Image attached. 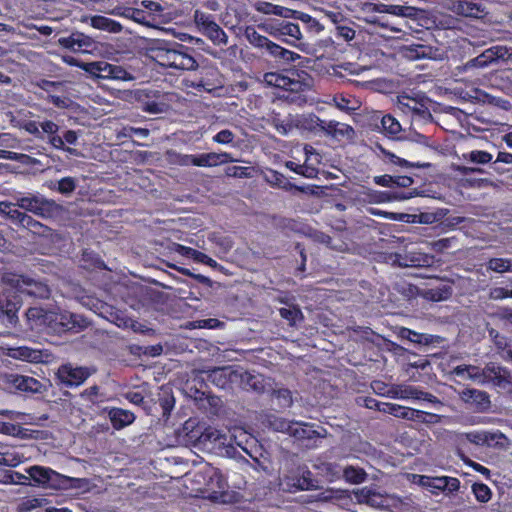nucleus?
Returning a JSON list of instances; mask_svg holds the SVG:
<instances>
[{
    "label": "nucleus",
    "mask_w": 512,
    "mask_h": 512,
    "mask_svg": "<svg viewBox=\"0 0 512 512\" xmlns=\"http://www.w3.org/2000/svg\"><path fill=\"white\" fill-rule=\"evenodd\" d=\"M14 199L15 203L0 201V217L18 228L27 212L44 220L59 218L65 212V208L61 204L40 193H20Z\"/></svg>",
    "instance_id": "f257e3e1"
},
{
    "label": "nucleus",
    "mask_w": 512,
    "mask_h": 512,
    "mask_svg": "<svg viewBox=\"0 0 512 512\" xmlns=\"http://www.w3.org/2000/svg\"><path fill=\"white\" fill-rule=\"evenodd\" d=\"M188 50V47L177 42L156 41L148 48L147 55L162 67L194 71L198 63L188 54Z\"/></svg>",
    "instance_id": "f03ea898"
},
{
    "label": "nucleus",
    "mask_w": 512,
    "mask_h": 512,
    "mask_svg": "<svg viewBox=\"0 0 512 512\" xmlns=\"http://www.w3.org/2000/svg\"><path fill=\"white\" fill-rule=\"evenodd\" d=\"M1 281L16 289V292L33 298L46 300L50 298L52 293L47 280L31 275L5 272L1 275Z\"/></svg>",
    "instance_id": "7ed1b4c3"
},
{
    "label": "nucleus",
    "mask_w": 512,
    "mask_h": 512,
    "mask_svg": "<svg viewBox=\"0 0 512 512\" xmlns=\"http://www.w3.org/2000/svg\"><path fill=\"white\" fill-rule=\"evenodd\" d=\"M90 322L80 314L67 311H50L45 333L52 335H61L66 332L78 333L89 326Z\"/></svg>",
    "instance_id": "20e7f679"
},
{
    "label": "nucleus",
    "mask_w": 512,
    "mask_h": 512,
    "mask_svg": "<svg viewBox=\"0 0 512 512\" xmlns=\"http://www.w3.org/2000/svg\"><path fill=\"white\" fill-rule=\"evenodd\" d=\"M244 36L251 45L256 48L265 49L273 58L283 64L292 63L300 58L299 54L272 42L267 37L259 34L252 26L246 27Z\"/></svg>",
    "instance_id": "39448f33"
},
{
    "label": "nucleus",
    "mask_w": 512,
    "mask_h": 512,
    "mask_svg": "<svg viewBox=\"0 0 512 512\" xmlns=\"http://www.w3.org/2000/svg\"><path fill=\"white\" fill-rule=\"evenodd\" d=\"M27 473L36 483L46 485L47 487L54 489H68L76 487L74 483L81 481V479L67 477L50 468L42 466H32L27 469Z\"/></svg>",
    "instance_id": "423d86ee"
},
{
    "label": "nucleus",
    "mask_w": 512,
    "mask_h": 512,
    "mask_svg": "<svg viewBox=\"0 0 512 512\" xmlns=\"http://www.w3.org/2000/svg\"><path fill=\"white\" fill-rule=\"evenodd\" d=\"M22 305V298L16 291L3 290L0 293V323L7 328L16 327Z\"/></svg>",
    "instance_id": "0eeeda50"
},
{
    "label": "nucleus",
    "mask_w": 512,
    "mask_h": 512,
    "mask_svg": "<svg viewBox=\"0 0 512 512\" xmlns=\"http://www.w3.org/2000/svg\"><path fill=\"white\" fill-rule=\"evenodd\" d=\"M205 374V380L211 382L215 386L226 389L231 384L238 383L239 368L234 366L215 367L202 371Z\"/></svg>",
    "instance_id": "6e6552de"
},
{
    "label": "nucleus",
    "mask_w": 512,
    "mask_h": 512,
    "mask_svg": "<svg viewBox=\"0 0 512 512\" xmlns=\"http://www.w3.org/2000/svg\"><path fill=\"white\" fill-rule=\"evenodd\" d=\"M94 371L87 367H74L72 364H64L58 368L56 377L66 387H73L82 384Z\"/></svg>",
    "instance_id": "1a4fd4ad"
},
{
    "label": "nucleus",
    "mask_w": 512,
    "mask_h": 512,
    "mask_svg": "<svg viewBox=\"0 0 512 512\" xmlns=\"http://www.w3.org/2000/svg\"><path fill=\"white\" fill-rule=\"evenodd\" d=\"M512 56V49L506 46H493L491 48L486 49L477 57L468 61V67H486L489 64L497 62L499 60L505 61L508 60Z\"/></svg>",
    "instance_id": "9d476101"
},
{
    "label": "nucleus",
    "mask_w": 512,
    "mask_h": 512,
    "mask_svg": "<svg viewBox=\"0 0 512 512\" xmlns=\"http://www.w3.org/2000/svg\"><path fill=\"white\" fill-rule=\"evenodd\" d=\"M458 395L475 412L484 413L491 408L490 396L486 391L466 388L458 392Z\"/></svg>",
    "instance_id": "9b49d317"
},
{
    "label": "nucleus",
    "mask_w": 512,
    "mask_h": 512,
    "mask_svg": "<svg viewBox=\"0 0 512 512\" xmlns=\"http://www.w3.org/2000/svg\"><path fill=\"white\" fill-rule=\"evenodd\" d=\"M290 436L300 441H307L306 447H317V439L325 438L327 431L325 428L320 427V430L313 429V425L304 422H295Z\"/></svg>",
    "instance_id": "f8f14e48"
},
{
    "label": "nucleus",
    "mask_w": 512,
    "mask_h": 512,
    "mask_svg": "<svg viewBox=\"0 0 512 512\" xmlns=\"http://www.w3.org/2000/svg\"><path fill=\"white\" fill-rule=\"evenodd\" d=\"M388 395L392 398H401V399H415V400H424L430 403H440V401L432 395L431 393L424 392L417 387L410 385H392L387 391Z\"/></svg>",
    "instance_id": "ddd939ff"
},
{
    "label": "nucleus",
    "mask_w": 512,
    "mask_h": 512,
    "mask_svg": "<svg viewBox=\"0 0 512 512\" xmlns=\"http://www.w3.org/2000/svg\"><path fill=\"white\" fill-rule=\"evenodd\" d=\"M3 379L6 384L19 391L30 393H43L46 391V385L33 377L19 374H5Z\"/></svg>",
    "instance_id": "4468645a"
},
{
    "label": "nucleus",
    "mask_w": 512,
    "mask_h": 512,
    "mask_svg": "<svg viewBox=\"0 0 512 512\" xmlns=\"http://www.w3.org/2000/svg\"><path fill=\"white\" fill-rule=\"evenodd\" d=\"M244 390L253 391L257 394H262L266 391L269 385L268 379L261 374H252L243 369H239L238 383Z\"/></svg>",
    "instance_id": "2eb2a0df"
},
{
    "label": "nucleus",
    "mask_w": 512,
    "mask_h": 512,
    "mask_svg": "<svg viewBox=\"0 0 512 512\" xmlns=\"http://www.w3.org/2000/svg\"><path fill=\"white\" fill-rule=\"evenodd\" d=\"M447 8L464 17L480 18L485 14V8L481 4L465 0H449Z\"/></svg>",
    "instance_id": "dca6fc26"
},
{
    "label": "nucleus",
    "mask_w": 512,
    "mask_h": 512,
    "mask_svg": "<svg viewBox=\"0 0 512 512\" xmlns=\"http://www.w3.org/2000/svg\"><path fill=\"white\" fill-rule=\"evenodd\" d=\"M385 408L383 409L384 412H387L395 417L407 419L411 421L421 422L425 423L428 422L426 420V416L434 417L435 415L426 413L424 411L412 409V408H406L397 404H389L385 403Z\"/></svg>",
    "instance_id": "f3484780"
},
{
    "label": "nucleus",
    "mask_w": 512,
    "mask_h": 512,
    "mask_svg": "<svg viewBox=\"0 0 512 512\" xmlns=\"http://www.w3.org/2000/svg\"><path fill=\"white\" fill-rule=\"evenodd\" d=\"M58 43L64 48L70 49L74 52L87 51L88 48L92 47L94 41L91 37L80 33L74 32L68 37H62L58 40Z\"/></svg>",
    "instance_id": "a211bd4d"
},
{
    "label": "nucleus",
    "mask_w": 512,
    "mask_h": 512,
    "mask_svg": "<svg viewBox=\"0 0 512 512\" xmlns=\"http://www.w3.org/2000/svg\"><path fill=\"white\" fill-rule=\"evenodd\" d=\"M236 161L229 153L210 152L195 155L194 166L199 167H212L219 164L229 163Z\"/></svg>",
    "instance_id": "6ab92c4d"
},
{
    "label": "nucleus",
    "mask_w": 512,
    "mask_h": 512,
    "mask_svg": "<svg viewBox=\"0 0 512 512\" xmlns=\"http://www.w3.org/2000/svg\"><path fill=\"white\" fill-rule=\"evenodd\" d=\"M50 311L40 306L28 308L25 315L30 328L45 332Z\"/></svg>",
    "instance_id": "aec40b11"
},
{
    "label": "nucleus",
    "mask_w": 512,
    "mask_h": 512,
    "mask_svg": "<svg viewBox=\"0 0 512 512\" xmlns=\"http://www.w3.org/2000/svg\"><path fill=\"white\" fill-rule=\"evenodd\" d=\"M19 228L26 229L33 235L46 239L50 238L53 232V230L49 226L36 220L28 213H26L23 222L21 223V226Z\"/></svg>",
    "instance_id": "412c9836"
},
{
    "label": "nucleus",
    "mask_w": 512,
    "mask_h": 512,
    "mask_svg": "<svg viewBox=\"0 0 512 512\" xmlns=\"http://www.w3.org/2000/svg\"><path fill=\"white\" fill-rule=\"evenodd\" d=\"M174 251L182 256L192 258L193 260L206 264L212 268L219 267L218 263L214 259L193 248L174 243Z\"/></svg>",
    "instance_id": "4be33fe9"
},
{
    "label": "nucleus",
    "mask_w": 512,
    "mask_h": 512,
    "mask_svg": "<svg viewBox=\"0 0 512 512\" xmlns=\"http://www.w3.org/2000/svg\"><path fill=\"white\" fill-rule=\"evenodd\" d=\"M8 355L14 359L39 363L42 361L43 354L41 350L33 349L27 346L10 348Z\"/></svg>",
    "instance_id": "5701e85b"
},
{
    "label": "nucleus",
    "mask_w": 512,
    "mask_h": 512,
    "mask_svg": "<svg viewBox=\"0 0 512 512\" xmlns=\"http://www.w3.org/2000/svg\"><path fill=\"white\" fill-rule=\"evenodd\" d=\"M485 379H491L496 385H502L503 383H510V372L501 366L494 363H489L484 367Z\"/></svg>",
    "instance_id": "b1692460"
},
{
    "label": "nucleus",
    "mask_w": 512,
    "mask_h": 512,
    "mask_svg": "<svg viewBox=\"0 0 512 512\" xmlns=\"http://www.w3.org/2000/svg\"><path fill=\"white\" fill-rule=\"evenodd\" d=\"M255 9L263 14H272L281 16L284 18H290L295 15V10H291L289 8H285L282 6L274 5L269 2L259 1L255 4Z\"/></svg>",
    "instance_id": "393cba45"
},
{
    "label": "nucleus",
    "mask_w": 512,
    "mask_h": 512,
    "mask_svg": "<svg viewBox=\"0 0 512 512\" xmlns=\"http://www.w3.org/2000/svg\"><path fill=\"white\" fill-rule=\"evenodd\" d=\"M111 423L115 429H121L135 420L132 412L120 408H114L109 412Z\"/></svg>",
    "instance_id": "a878e982"
},
{
    "label": "nucleus",
    "mask_w": 512,
    "mask_h": 512,
    "mask_svg": "<svg viewBox=\"0 0 512 512\" xmlns=\"http://www.w3.org/2000/svg\"><path fill=\"white\" fill-rule=\"evenodd\" d=\"M292 483L288 482L287 486L293 487L296 490H312L318 488V481L312 477L309 470H304L297 478L291 479Z\"/></svg>",
    "instance_id": "bb28decb"
},
{
    "label": "nucleus",
    "mask_w": 512,
    "mask_h": 512,
    "mask_svg": "<svg viewBox=\"0 0 512 512\" xmlns=\"http://www.w3.org/2000/svg\"><path fill=\"white\" fill-rule=\"evenodd\" d=\"M323 120H321L318 116L314 114L302 115L300 117L294 118V126L298 129L314 131L317 128L322 130V126L324 125Z\"/></svg>",
    "instance_id": "cd10ccee"
},
{
    "label": "nucleus",
    "mask_w": 512,
    "mask_h": 512,
    "mask_svg": "<svg viewBox=\"0 0 512 512\" xmlns=\"http://www.w3.org/2000/svg\"><path fill=\"white\" fill-rule=\"evenodd\" d=\"M91 25L96 29L105 30L112 33H119L122 30L120 23L101 15L92 17Z\"/></svg>",
    "instance_id": "c85d7f7f"
},
{
    "label": "nucleus",
    "mask_w": 512,
    "mask_h": 512,
    "mask_svg": "<svg viewBox=\"0 0 512 512\" xmlns=\"http://www.w3.org/2000/svg\"><path fill=\"white\" fill-rule=\"evenodd\" d=\"M110 63L106 61L89 62L84 71L91 76L101 79H110Z\"/></svg>",
    "instance_id": "c756f323"
},
{
    "label": "nucleus",
    "mask_w": 512,
    "mask_h": 512,
    "mask_svg": "<svg viewBox=\"0 0 512 512\" xmlns=\"http://www.w3.org/2000/svg\"><path fill=\"white\" fill-rule=\"evenodd\" d=\"M488 271L495 273H512V258H490L486 263Z\"/></svg>",
    "instance_id": "7c9ffc66"
},
{
    "label": "nucleus",
    "mask_w": 512,
    "mask_h": 512,
    "mask_svg": "<svg viewBox=\"0 0 512 512\" xmlns=\"http://www.w3.org/2000/svg\"><path fill=\"white\" fill-rule=\"evenodd\" d=\"M271 396L276 399L279 408L287 409L294 403L293 392L287 388L272 389Z\"/></svg>",
    "instance_id": "2f4dec72"
},
{
    "label": "nucleus",
    "mask_w": 512,
    "mask_h": 512,
    "mask_svg": "<svg viewBox=\"0 0 512 512\" xmlns=\"http://www.w3.org/2000/svg\"><path fill=\"white\" fill-rule=\"evenodd\" d=\"M264 82L269 86L286 90L291 86L292 78L276 72H268L264 74Z\"/></svg>",
    "instance_id": "473e14b6"
},
{
    "label": "nucleus",
    "mask_w": 512,
    "mask_h": 512,
    "mask_svg": "<svg viewBox=\"0 0 512 512\" xmlns=\"http://www.w3.org/2000/svg\"><path fill=\"white\" fill-rule=\"evenodd\" d=\"M437 49L427 45H413L408 48V56L411 59H434L436 57Z\"/></svg>",
    "instance_id": "72a5a7b5"
},
{
    "label": "nucleus",
    "mask_w": 512,
    "mask_h": 512,
    "mask_svg": "<svg viewBox=\"0 0 512 512\" xmlns=\"http://www.w3.org/2000/svg\"><path fill=\"white\" fill-rule=\"evenodd\" d=\"M339 123L336 121H330L328 123L324 122V125L322 126V131H324L326 134L331 135L333 137L340 136H350L354 133L352 127L349 125L342 124L341 127H339Z\"/></svg>",
    "instance_id": "f704fd0d"
},
{
    "label": "nucleus",
    "mask_w": 512,
    "mask_h": 512,
    "mask_svg": "<svg viewBox=\"0 0 512 512\" xmlns=\"http://www.w3.org/2000/svg\"><path fill=\"white\" fill-rule=\"evenodd\" d=\"M81 266L87 270L94 268H104V262L99 255L90 250H84L80 258Z\"/></svg>",
    "instance_id": "c9c22d12"
},
{
    "label": "nucleus",
    "mask_w": 512,
    "mask_h": 512,
    "mask_svg": "<svg viewBox=\"0 0 512 512\" xmlns=\"http://www.w3.org/2000/svg\"><path fill=\"white\" fill-rule=\"evenodd\" d=\"M394 263H397L400 267H419L425 262L421 254L407 253L405 255L396 254Z\"/></svg>",
    "instance_id": "e433bc0d"
},
{
    "label": "nucleus",
    "mask_w": 512,
    "mask_h": 512,
    "mask_svg": "<svg viewBox=\"0 0 512 512\" xmlns=\"http://www.w3.org/2000/svg\"><path fill=\"white\" fill-rule=\"evenodd\" d=\"M203 33L214 43L217 45L227 44L228 36L224 32V30L216 23L208 25V28L203 31Z\"/></svg>",
    "instance_id": "4c0bfd02"
},
{
    "label": "nucleus",
    "mask_w": 512,
    "mask_h": 512,
    "mask_svg": "<svg viewBox=\"0 0 512 512\" xmlns=\"http://www.w3.org/2000/svg\"><path fill=\"white\" fill-rule=\"evenodd\" d=\"M452 287L450 285H442L439 287L428 289L424 292V297L431 301H443L452 295Z\"/></svg>",
    "instance_id": "58836bf2"
},
{
    "label": "nucleus",
    "mask_w": 512,
    "mask_h": 512,
    "mask_svg": "<svg viewBox=\"0 0 512 512\" xmlns=\"http://www.w3.org/2000/svg\"><path fill=\"white\" fill-rule=\"evenodd\" d=\"M280 316L285 319L290 326H295L297 321L303 320V313L296 305H288L279 309Z\"/></svg>",
    "instance_id": "ea45409f"
},
{
    "label": "nucleus",
    "mask_w": 512,
    "mask_h": 512,
    "mask_svg": "<svg viewBox=\"0 0 512 512\" xmlns=\"http://www.w3.org/2000/svg\"><path fill=\"white\" fill-rule=\"evenodd\" d=\"M399 104L422 117H431L430 112L423 104H419L414 98H411L407 95H402L399 97Z\"/></svg>",
    "instance_id": "a19ab883"
},
{
    "label": "nucleus",
    "mask_w": 512,
    "mask_h": 512,
    "mask_svg": "<svg viewBox=\"0 0 512 512\" xmlns=\"http://www.w3.org/2000/svg\"><path fill=\"white\" fill-rule=\"evenodd\" d=\"M384 12L402 16L407 18H415L418 14V9L411 6H402V5H384Z\"/></svg>",
    "instance_id": "79ce46f5"
},
{
    "label": "nucleus",
    "mask_w": 512,
    "mask_h": 512,
    "mask_svg": "<svg viewBox=\"0 0 512 512\" xmlns=\"http://www.w3.org/2000/svg\"><path fill=\"white\" fill-rule=\"evenodd\" d=\"M170 109V105L165 100H148L143 102V110L150 114L165 113Z\"/></svg>",
    "instance_id": "37998d69"
},
{
    "label": "nucleus",
    "mask_w": 512,
    "mask_h": 512,
    "mask_svg": "<svg viewBox=\"0 0 512 512\" xmlns=\"http://www.w3.org/2000/svg\"><path fill=\"white\" fill-rule=\"evenodd\" d=\"M343 476L348 482L352 484H359L365 480L366 473L361 468L348 466L343 469Z\"/></svg>",
    "instance_id": "c03bdc74"
},
{
    "label": "nucleus",
    "mask_w": 512,
    "mask_h": 512,
    "mask_svg": "<svg viewBox=\"0 0 512 512\" xmlns=\"http://www.w3.org/2000/svg\"><path fill=\"white\" fill-rule=\"evenodd\" d=\"M49 187L63 195H70L76 189V181L72 177H64L57 182V186L54 184Z\"/></svg>",
    "instance_id": "a18cd8bd"
},
{
    "label": "nucleus",
    "mask_w": 512,
    "mask_h": 512,
    "mask_svg": "<svg viewBox=\"0 0 512 512\" xmlns=\"http://www.w3.org/2000/svg\"><path fill=\"white\" fill-rule=\"evenodd\" d=\"M291 18L298 19V20L302 21L303 23H305L308 26V28L311 31H314V32L319 33L324 29V27L315 18L311 17L309 14L295 11V15L292 16Z\"/></svg>",
    "instance_id": "49530a36"
},
{
    "label": "nucleus",
    "mask_w": 512,
    "mask_h": 512,
    "mask_svg": "<svg viewBox=\"0 0 512 512\" xmlns=\"http://www.w3.org/2000/svg\"><path fill=\"white\" fill-rule=\"evenodd\" d=\"M381 125L383 130L390 135H397L402 130L400 123L390 114L382 117Z\"/></svg>",
    "instance_id": "de8ad7c7"
},
{
    "label": "nucleus",
    "mask_w": 512,
    "mask_h": 512,
    "mask_svg": "<svg viewBox=\"0 0 512 512\" xmlns=\"http://www.w3.org/2000/svg\"><path fill=\"white\" fill-rule=\"evenodd\" d=\"M276 31L281 35L291 36L297 40L302 38L299 26L291 22H281Z\"/></svg>",
    "instance_id": "09e8293b"
},
{
    "label": "nucleus",
    "mask_w": 512,
    "mask_h": 512,
    "mask_svg": "<svg viewBox=\"0 0 512 512\" xmlns=\"http://www.w3.org/2000/svg\"><path fill=\"white\" fill-rule=\"evenodd\" d=\"M271 125L282 135H287L294 126V118L289 116L287 121L281 120L279 117H273L271 119Z\"/></svg>",
    "instance_id": "8fccbe9b"
},
{
    "label": "nucleus",
    "mask_w": 512,
    "mask_h": 512,
    "mask_svg": "<svg viewBox=\"0 0 512 512\" xmlns=\"http://www.w3.org/2000/svg\"><path fill=\"white\" fill-rule=\"evenodd\" d=\"M472 492L475 498L481 503L488 502L492 496L490 488L483 483H474L472 485Z\"/></svg>",
    "instance_id": "3c124183"
},
{
    "label": "nucleus",
    "mask_w": 512,
    "mask_h": 512,
    "mask_svg": "<svg viewBox=\"0 0 512 512\" xmlns=\"http://www.w3.org/2000/svg\"><path fill=\"white\" fill-rule=\"evenodd\" d=\"M294 423V421H288L279 417H274L273 420H270V426L272 429L278 432L287 433L289 435L291 434Z\"/></svg>",
    "instance_id": "603ef678"
},
{
    "label": "nucleus",
    "mask_w": 512,
    "mask_h": 512,
    "mask_svg": "<svg viewBox=\"0 0 512 512\" xmlns=\"http://www.w3.org/2000/svg\"><path fill=\"white\" fill-rule=\"evenodd\" d=\"M464 158L476 164H486L492 160V155L486 151L476 150L465 154Z\"/></svg>",
    "instance_id": "864d4df0"
},
{
    "label": "nucleus",
    "mask_w": 512,
    "mask_h": 512,
    "mask_svg": "<svg viewBox=\"0 0 512 512\" xmlns=\"http://www.w3.org/2000/svg\"><path fill=\"white\" fill-rule=\"evenodd\" d=\"M286 167L306 178H313L316 175V170L314 168L299 165L293 161L286 162Z\"/></svg>",
    "instance_id": "5fc2aeb1"
},
{
    "label": "nucleus",
    "mask_w": 512,
    "mask_h": 512,
    "mask_svg": "<svg viewBox=\"0 0 512 512\" xmlns=\"http://www.w3.org/2000/svg\"><path fill=\"white\" fill-rule=\"evenodd\" d=\"M418 195V192L416 189H414L412 192L409 193H387V192H381L379 193V201H386V200H405L410 199L414 196Z\"/></svg>",
    "instance_id": "6e6d98bb"
},
{
    "label": "nucleus",
    "mask_w": 512,
    "mask_h": 512,
    "mask_svg": "<svg viewBox=\"0 0 512 512\" xmlns=\"http://www.w3.org/2000/svg\"><path fill=\"white\" fill-rule=\"evenodd\" d=\"M110 79L114 80H132L133 76L128 73L123 67L115 64H110Z\"/></svg>",
    "instance_id": "4d7b16f0"
},
{
    "label": "nucleus",
    "mask_w": 512,
    "mask_h": 512,
    "mask_svg": "<svg viewBox=\"0 0 512 512\" xmlns=\"http://www.w3.org/2000/svg\"><path fill=\"white\" fill-rule=\"evenodd\" d=\"M226 175L229 177L249 178L252 176V169L249 167L231 166L226 169Z\"/></svg>",
    "instance_id": "13d9d810"
},
{
    "label": "nucleus",
    "mask_w": 512,
    "mask_h": 512,
    "mask_svg": "<svg viewBox=\"0 0 512 512\" xmlns=\"http://www.w3.org/2000/svg\"><path fill=\"white\" fill-rule=\"evenodd\" d=\"M421 479H422L423 485H427V486L431 487L432 489L445 491L446 476L434 477V478L422 476Z\"/></svg>",
    "instance_id": "bf43d9fd"
},
{
    "label": "nucleus",
    "mask_w": 512,
    "mask_h": 512,
    "mask_svg": "<svg viewBox=\"0 0 512 512\" xmlns=\"http://www.w3.org/2000/svg\"><path fill=\"white\" fill-rule=\"evenodd\" d=\"M220 438V433L218 430L213 428H207L198 436V441L201 444H206L207 442H216Z\"/></svg>",
    "instance_id": "052dcab7"
},
{
    "label": "nucleus",
    "mask_w": 512,
    "mask_h": 512,
    "mask_svg": "<svg viewBox=\"0 0 512 512\" xmlns=\"http://www.w3.org/2000/svg\"><path fill=\"white\" fill-rule=\"evenodd\" d=\"M194 21L197 24V26L202 27L203 31H205L208 28L209 24H212L213 22H215L212 19L211 15H208V14H206L204 12L199 11V10H196L194 12Z\"/></svg>",
    "instance_id": "680f3d73"
},
{
    "label": "nucleus",
    "mask_w": 512,
    "mask_h": 512,
    "mask_svg": "<svg viewBox=\"0 0 512 512\" xmlns=\"http://www.w3.org/2000/svg\"><path fill=\"white\" fill-rule=\"evenodd\" d=\"M235 135L231 130L224 129L218 132L214 137L213 141L219 144H229L234 141Z\"/></svg>",
    "instance_id": "e2e57ef3"
},
{
    "label": "nucleus",
    "mask_w": 512,
    "mask_h": 512,
    "mask_svg": "<svg viewBox=\"0 0 512 512\" xmlns=\"http://www.w3.org/2000/svg\"><path fill=\"white\" fill-rule=\"evenodd\" d=\"M467 376L471 380L485 382L484 369L480 370L477 366L468 365Z\"/></svg>",
    "instance_id": "0e129e2a"
},
{
    "label": "nucleus",
    "mask_w": 512,
    "mask_h": 512,
    "mask_svg": "<svg viewBox=\"0 0 512 512\" xmlns=\"http://www.w3.org/2000/svg\"><path fill=\"white\" fill-rule=\"evenodd\" d=\"M380 151L389 158V160L394 163V164H397V165H400L402 167H411V166H414V164L408 162L407 160L405 159H402L398 156H396L395 154L385 150L382 146H378Z\"/></svg>",
    "instance_id": "69168bd1"
},
{
    "label": "nucleus",
    "mask_w": 512,
    "mask_h": 512,
    "mask_svg": "<svg viewBox=\"0 0 512 512\" xmlns=\"http://www.w3.org/2000/svg\"><path fill=\"white\" fill-rule=\"evenodd\" d=\"M45 501H46V499H38V498L27 499L20 504V511L28 512L34 508L41 507L43 505V502H45Z\"/></svg>",
    "instance_id": "338daca9"
},
{
    "label": "nucleus",
    "mask_w": 512,
    "mask_h": 512,
    "mask_svg": "<svg viewBox=\"0 0 512 512\" xmlns=\"http://www.w3.org/2000/svg\"><path fill=\"white\" fill-rule=\"evenodd\" d=\"M465 438L476 445H485L487 442V436L485 432H470L465 434Z\"/></svg>",
    "instance_id": "774afa93"
}]
</instances>
